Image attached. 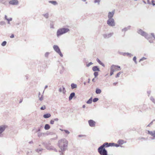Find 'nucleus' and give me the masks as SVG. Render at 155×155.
Wrapping results in <instances>:
<instances>
[{
  "mask_svg": "<svg viewBox=\"0 0 155 155\" xmlns=\"http://www.w3.org/2000/svg\"><path fill=\"white\" fill-rule=\"evenodd\" d=\"M114 144V143L105 142L98 148V152L100 154H102V155H107V151L105 149V147H108L110 146L112 147Z\"/></svg>",
  "mask_w": 155,
  "mask_h": 155,
  "instance_id": "f257e3e1",
  "label": "nucleus"
},
{
  "mask_svg": "<svg viewBox=\"0 0 155 155\" xmlns=\"http://www.w3.org/2000/svg\"><path fill=\"white\" fill-rule=\"evenodd\" d=\"M68 141L65 139H62L58 141V145L61 151H64L67 147Z\"/></svg>",
  "mask_w": 155,
  "mask_h": 155,
  "instance_id": "f03ea898",
  "label": "nucleus"
},
{
  "mask_svg": "<svg viewBox=\"0 0 155 155\" xmlns=\"http://www.w3.org/2000/svg\"><path fill=\"white\" fill-rule=\"evenodd\" d=\"M137 33L142 36L146 38L149 40V41L150 43H153V40H149V39L151 38L150 35L143 31L142 30L140 29H138L137 30Z\"/></svg>",
  "mask_w": 155,
  "mask_h": 155,
  "instance_id": "7ed1b4c3",
  "label": "nucleus"
},
{
  "mask_svg": "<svg viewBox=\"0 0 155 155\" xmlns=\"http://www.w3.org/2000/svg\"><path fill=\"white\" fill-rule=\"evenodd\" d=\"M70 31V29L66 28H62L58 30L57 32V37L65 34Z\"/></svg>",
  "mask_w": 155,
  "mask_h": 155,
  "instance_id": "20e7f679",
  "label": "nucleus"
},
{
  "mask_svg": "<svg viewBox=\"0 0 155 155\" xmlns=\"http://www.w3.org/2000/svg\"><path fill=\"white\" fill-rule=\"evenodd\" d=\"M53 48L54 51L58 54L61 57H63V55L61 53L59 48L57 45H54L53 46Z\"/></svg>",
  "mask_w": 155,
  "mask_h": 155,
  "instance_id": "39448f33",
  "label": "nucleus"
},
{
  "mask_svg": "<svg viewBox=\"0 0 155 155\" xmlns=\"http://www.w3.org/2000/svg\"><path fill=\"white\" fill-rule=\"evenodd\" d=\"M107 24L111 27H114L115 25V23L114 19H108L107 21Z\"/></svg>",
  "mask_w": 155,
  "mask_h": 155,
  "instance_id": "423d86ee",
  "label": "nucleus"
},
{
  "mask_svg": "<svg viewBox=\"0 0 155 155\" xmlns=\"http://www.w3.org/2000/svg\"><path fill=\"white\" fill-rule=\"evenodd\" d=\"M7 126L6 125H2L0 126V137H2L3 135L2 133L5 131Z\"/></svg>",
  "mask_w": 155,
  "mask_h": 155,
  "instance_id": "0eeeda50",
  "label": "nucleus"
},
{
  "mask_svg": "<svg viewBox=\"0 0 155 155\" xmlns=\"http://www.w3.org/2000/svg\"><path fill=\"white\" fill-rule=\"evenodd\" d=\"M43 145H44L46 148L48 150H54L55 151L57 152V150L55 148H54L51 146H48L47 145V144L46 143L43 142L42 143Z\"/></svg>",
  "mask_w": 155,
  "mask_h": 155,
  "instance_id": "6e6552de",
  "label": "nucleus"
},
{
  "mask_svg": "<svg viewBox=\"0 0 155 155\" xmlns=\"http://www.w3.org/2000/svg\"><path fill=\"white\" fill-rule=\"evenodd\" d=\"M9 4L14 5H17L18 4V0H10Z\"/></svg>",
  "mask_w": 155,
  "mask_h": 155,
  "instance_id": "1a4fd4ad",
  "label": "nucleus"
},
{
  "mask_svg": "<svg viewBox=\"0 0 155 155\" xmlns=\"http://www.w3.org/2000/svg\"><path fill=\"white\" fill-rule=\"evenodd\" d=\"M88 123L89 126L91 127H94L95 126L96 122L93 120H89L88 121Z\"/></svg>",
  "mask_w": 155,
  "mask_h": 155,
  "instance_id": "9d476101",
  "label": "nucleus"
},
{
  "mask_svg": "<svg viewBox=\"0 0 155 155\" xmlns=\"http://www.w3.org/2000/svg\"><path fill=\"white\" fill-rule=\"evenodd\" d=\"M114 34L113 32L110 33L108 34H104L103 35V37L104 38H108L111 37Z\"/></svg>",
  "mask_w": 155,
  "mask_h": 155,
  "instance_id": "9b49d317",
  "label": "nucleus"
},
{
  "mask_svg": "<svg viewBox=\"0 0 155 155\" xmlns=\"http://www.w3.org/2000/svg\"><path fill=\"white\" fill-rule=\"evenodd\" d=\"M115 11L114 10L111 12H109L108 14V19H113L112 18L113 17Z\"/></svg>",
  "mask_w": 155,
  "mask_h": 155,
  "instance_id": "f8f14e48",
  "label": "nucleus"
},
{
  "mask_svg": "<svg viewBox=\"0 0 155 155\" xmlns=\"http://www.w3.org/2000/svg\"><path fill=\"white\" fill-rule=\"evenodd\" d=\"M114 66L113 68V69L115 71H118L121 70L120 67V66L112 65L111 66Z\"/></svg>",
  "mask_w": 155,
  "mask_h": 155,
  "instance_id": "ddd939ff",
  "label": "nucleus"
},
{
  "mask_svg": "<svg viewBox=\"0 0 155 155\" xmlns=\"http://www.w3.org/2000/svg\"><path fill=\"white\" fill-rule=\"evenodd\" d=\"M147 134L150 135L151 136L153 137V138L155 137V131H150L147 130Z\"/></svg>",
  "mask_w": 155,
  "mask_h": 155,
  "instance_id": "4468645a",
  "label": "nucleus"
},
{
  "mask_svg": "<svg viewBox=\"0 0 155 155\" xmlns=\"http://www.w3.org/2000/svg\"><path fill=\"white\" fill-rule=\"evenodd\" d=\"M130 27L131 26H129L127 27H125L124 28H123L121 30V31L122 32H124L125 33L127 31L130 30Z\"/></svg>",
  "mask_w": 155,
  "mask_h": 155,
  "instance_id": "2eb2a0df",
  "label": "nucleus"
},
{
  "mask_svg": "<svg viewBox=\"0 0 155 155\" xmlns=\"http://www.w3.org/2000/svg\"><path fill=\"white\" fill-rule=\"evenodd\" d=\"M92 69L94 71H100V69L97 66H96L92 67Z\"/></svg>",
  "mask_w": 155,
  "mask_h": 155,
  "instance_id": "dca6fc26",
  "label": "nucleus"
},
{
  "mask_svg": "<svg viewBox=\"0 0 155 155\" xmlns=\"http://www.w3.org/2000/svg\"><path fill=\"white\" fill-rule=\"evenodd\" d=\"M75 94L74 92H72L71 93L69 97V101L71 100L75 96Z\"/></svg>",
  "mask_w": 155,
  "mask_h": 155,
  "instance_id": "f3484780",
  "label": "nucleus"
},
{
  "mask_svg": "<svg viewBox=\"0 0 155 155\" xmlns=\"http://www.w3.org/2000/svg\"><path fill=\"white\" fill-rule=\"evenodd\" d=\"M126 141H124V140H119L117 142L118 143H119L120 146L121 145L123 144L124 143H126Z\"/></svg>",
  "mask_w": 155,
  "mask_h": 155,
  "instance_id": "a211bd4d",
  "label": "nucleus"
},
{
  "mask_svg": "<svg viewBox=\"0 0 155 155\" xmlns=\"http://www.w3.org/2000/svg\"><path fill=\"white\" fill-rule=\"evenodd\" d=\"M71 88L72 89H73L74 88H77V84L74 83H72L71 84Z\"/></svg>",
  "mask_w": 155,
  "mask_h": 155,
  "instance_id": "6ab92c4d",
  "label": "nucleus"
},
{
  "mask_svg": "<svg viewBox=\"0 0 155 155\" xmlns=\"http://www.w3.org/2000/svg\"><path fill=\"white\" fill-rule=\"evenodd\" d=\"M51 116V114L49 113H47L43 115V117L45 118H48Z\"/></svg>",
  "mask_w": 155,
  "mask_h": 155,
  "instance_id": "aec40b11",
  "label": "nucleus"
},
{
  "mask_svg": "<svg viewBox=\"0 0 155 155\" xmlns=\"http://www.w3.org/2000/svg\"><path fill=\"white\" fill-rule=\"evenodd\" d=\"M49 3H51L54 5H58V3L56 1H49Z\"/></svg>",
  "mask_w": 155,
  "mask_h": 155,
  "instance_id": "412c9836",
  "label": "nucleus"
},
{
  "mask_svg": "<svg viewBox=\"0 0 155 155\" xmlns=\"http://www.w3.org/2000/svg\"><path fill=\"white\" fill-rule=\"evenodd\" d=\"M114 66H111L110 68V75L111 76L114 74V70L113 69V68Z\"/></svg>",
  "mask_w": 155,
  "mask_h": 155,
  "instance_id": "4be33fe9",
  "label": "nucleus"
},
{
  "mask_svg": "<svg viewBox=\"0 0 155 155\" xmlns=\"http://www.w3.org/2000/svg\"><path fill=\"white\" fill-rule=\"evenodd\" d=\"M97 61L99 63V64L101 65L102 66L104 67L105 66L104 64L98 58L97 59Z\"/></svg>",
  "mask_w": 155,
  "mask_h": 155,
  "instance_id": "5701e85b",
  "label": "nucleus"
},
{
  "mask_svg": "<svg viewBox=\"0 0 155 155\" xmlns=\"http://www.w3.org/2000/svg\"><path fill=\"white\" fill-rule=\"evenodd\" d=\"M101 91L100 89L98 88H97L96 89L95 91V92L96 94H100L101 93Z\"/></svg>",
  "mask_w": 155,
  "mask_h": 155,
  "instance_id": "b1692460",
  "label": "nucleus"
},
{
  "mask_svg": "<svg viewBox=\"0 0 155 155\" xmlns=\"http://www.w3.org/2000/svg\"><path fill=\"white\" fill-rule=\"evenodd\" d=\"M10 0H0V2L2 3L3 4H5L6 3Z\"/></svg>",
  "mask_w": 155,
  "mask_h": 155,
  "instance_id": "393cba45",
  "label": "nucleus"
},
{
  "mask_svg": "<svg viewBox=\"0 0 155 155\" xmlns=\"http://www.w3.org/2000/svg\"><path fill=\"white\" fill-rule=\"evenodd\" d=\"M50 127L49 124H46L45 126V129L46 130H48L50 128Z\"/></svg>",
  "mask_w": 155,
  "mask_h": 155,
  "instance_id": "a878e982",
  "label": "nucleus"
},
{
  "mask_svg": "<svg viewBox=\"0 0 155 155\" xmlns=\"http://www.w3.org/2000/svg\"><path fill=\"white\" fill-rule=\"evenodd\" d=\"M92 97H91L87 101L86 103L88 104H90L92 103Z\"/></svg>",
  "mask_w": 155,
  "mask_h": 155,
  "instance_id": "bb28decb",
  "label": "nucleus"
},
{
  "mask_svg": "<svg viewBox=\"0 0 155 155\" xmlns=\"http://www.w3.org/2000/svg\"><path fill=\"white\" fill-rule=\"evenodd\" d=\"M45 134H46L45 133H42L40 132L38 133V136L39 137L41 136H44Z\"/></svg>",
  "mask_w": 155,
  "mask_h": 155,
  "instance_id": "cd10ccee",
  "label": "nucleus"
},
{
  "mask_svg": "<svg viewBox=\"0 0 155 155\" xmlns=\"http://www.w3.org/2000/svg\"><path fill=\"white\" fill-rule=\"evenodd\" d=\"M122 73H123L122 72H121V71L119 72H118V73L117 74L116 76H115V77L116 78L119 77L120 76V75Z\"/></svg>",
  "mask_w": 155,
  "mask_h": 155,
  "instance_id": "c85d7f7f",
  "label": "nucleus"
},
{
  "mask_svg": "<svg viewBox=\"0 0 155 155\" xmlns=\"http://www.w3.org/2000/svg\"><path fill=\"white\" fill-rule=\"evenodd\" d=\"M43 15L45 17V18H48L49 17V14L48 13H46L45 14H43Z\"/></svg>",
  "mask_w": 155,
  "mask_h": 155,
  "instance_id": "c756f323",
  "label": "nucleus"
},
{
  "mask_svg": "<svg viewBox=\"0 0 155 155\" xmlns=\"http://www.w3.org/2000/svg\"><path fill=\"white\" fill-rule=\"evenodd\" d=\"M150 99L155 104V100L153 97H150Z\"/></svg>",
  "mask_w": 155,
  "mask_h": 155,
  "instance_id": "7c9ffc66",
  "label": "nucleus"
},
{
  "mask_svg": "<svg viewBox=\"0 0 155 155\" xmlns=\"http://www.w3.org/2000/svg\"><path fill=\"white\" fill-rule=\"evenodd\" d=\"M50 28H53L54 27V24L53 22H51L50 24Z\"/></svg>",
  "mask_w": 155,
  "mask_h": 155,
  "instance_id": "2f4dec72",
  "label": "nucleus"
},
{
  "mask_svg": "<svg viewBox=\"0 0 155 155\" xmlns=\"http://www.w3.org/2000/svg\"><path fill=\"white\" fill-rule=\"evenodd\" d=\"M7 44V42L5 41H3L1 44V45L3 46H5Z\"/></svg>",
  "mask_w": 155,
  "mask_h": 155,
  "instance_id": "473e14b6",
  "label": "nucleus"
},
{
  "mask_svg": "<svg viewBox=\"0 0 155 155\" xmlns=\"http://www.w3.org/2000/svg\"><path fill=\"white\" fill-rule=\"evenodd\" d=\"M43 150L42 148H40L39 149H37L35 150L37 152L39 153L40 152L42 151Z\"/></svg>",
  "mask_w": 155,
  "mask_h": 155,
  "instance_id": "72a5a7b5",
  "label": "nucleus"
},
{
  "mask_svg": "<svg viewBox=\"0 0 155 155\" xmlns=\"http://www.w3.org/2000/svg\"><path fill=\"white\" fill-rule=\"evenodd\" d=\"M47 135H54L55 136H56V137H57V135H56V134L53 132H50V133H47Z\"/></svg>",
  "mask_w": 155,
  "mask_h": 155,
  "instance_id": "f704fd0d",
  "label": "nucleus"
},
{
  "mask_svg": "<svg viewBox=\"0 0 155 155\" xmlns=\"http://www.w3.org/2000/svg\"><path fill=\"white\" fill-rule=\"evenodd\" d=\"M101 1L100 0H94V3H97L99 5L100 4V3Z\"/></svg>",
  "mask_w": 155,
  "mask_h": 155,
  "instance_id": "c9c22d12",
  "label": "nucleus"
},
{
  "mask_svg": "<svg viewBox=\"0 0 155 155\" xmlns=\"http://www.w3.org/2000/svg\"><path fill=\"white\" fill-rule=\"evenodd\" d=\"M138 139V140H147V139H146L145 138L142 137H139Z\"/></svg>",
  "mask_w": 155,
  "mask_h": 155,
  "instance_id": "e433bc0d",
  "label": "nucleus"
},
{
  "mask_svg": "<svg viewBox=\"0 0 155 155\" xmlns=\"http://www.w3.org/2000/svg\"><path fill=\"white\" fill-rule=\"evenodd\" d=\"M94 75L95 78H96L98 75V72H95L94 73Z\"/></svg>",
  "mask_w": 155,
  "mask_h": 155,
  "instance_id": "4c0bfd02",
  "label": "nucleus"
},
{
  "mask_svg": "<svg viewBox=\"0 0 155 155\" xmlns=\"http://www.w3.org/2000/svg\"><path fill=\"white\" fill-rule=\"evenodd\" d=\"M5 23L4 21H1L0 22V25H5Z\"/></svg>",
  "mask_w": 155,
  "mask_h": 155,
  "instance_id": "58836bf2",
  "label": "nucleus"
},
{
  "mask_svg": "<svg viewBox=\"0 0 155 155\" xmlns=\"http://www.w3.org/2000/svg\"><path fill=\"white\" fill-rule=\"evenodd\" d=\"M98 100V98H94L93 100V101L94 102H95Z\"/></svg>",
  "mask_w": 155,
  "mask_h": 155,
  "instance_id": "ea45409f",
  "label": "nucleus"
},
{
  "mask_svg": "<svg viewBox=\"0 0 155 155\" xmlns=\"http://www.w3.org/2000/svg\"><path fill=\"white\" fill-rule=\"evenodd\" d=\"M93 64V63L92 62H90L88 64H86V66L87 67H89L90 65L92 64Z\"/></svg>",
  "mask_w": 155,
  "mask_h": 155,
  "instance_id": "a19ab883",
  "label": "nucleus"
},
{
  "mask_svg": "<svg viewBox=\"0 0 155 155\" xmlns=\"http://www.w3.org/2000/svg\"><path fill=\"white\" fill-rule=\"evenodd\" d=\"M62 87H63V89H62V91L63 93V94H65L66 92L65 88L63 86H62Z\"/></svg>",
  "mask_w": 155,
  "mask_h": 155,
  "instance_id": "79ce46f5",
  "label": "nucleus"
},
{
  "mask_svg": "<svg viewBox=\"0 0 155 155\" xmlns=\"http://www.w3.org/2000/svg\"><path fill=\"white\" fill-rule=\"evenodd\" d=\"M133 60L134 61L135 64H137V62L136 61V56H134L133 58Z\"/></svg>",
  "mask_w": 155,
  "mask_h": 155,
  "instance_id": "37998d69",
  "label": "nucleus"
},
{
  "mask_svg": "<svg viewBox=\"0 0 155 155\" xmlns=\"http://www.w3.org/2000/svg\"><path fill=\"white\" fill-rule=\"evenodd\" d=\"M113 146H115L116 147H118L119 146H120L119 145V144L118 143L117 144H115L114 143V144L113 145Z\"/></svg>",
  "mask_w": 155,
  "mask_h": 155,
  "instance_id": "c03bdc74",
  "label": "nucleus"
},
{
  "mask_svg": "<svg viewBox=\"0 0 155 155\" xmlns=\"http://www.w3.org/2000/svg\"><path fill=\"white\" fill-rule=\"evenodd\" d=\"M146 59H147L146 58L144 57H143V58H142L141 59H140V60H139V62H140L141 61H143L144 60H145Z\"/></svg>",
  "mask_w": 155,
  "mask_h": 155,
  "instance_id": "a18cd8bd",
  "label": "nucleus"
},
{
  "mask_svg": "<svg viewBox=\"0 0 155 155\" xmlns=\"http://www.w3.org/2000/svg\"><path fill=\"white\" fill-rule=\"evenodd\" d=\"M45 109H46V107L45 105H43V106L41 107L40 108V109L41 110H44Z\"/></svg>",
  "mask_w": 155,
  "mask_h": 155,
  "instance_id": "49530a36",
  "label": "nucleus"
},
{
  "mask_svg": "<svg viewBox=\"0 0 155 155\" xmlns=\"http://www.w3.org/2000/svg\"><path fill=\"white\" fill-rule=\"evenodd\" d=\"M126 55L128 56H129L130 57H131L133 55L132 54L129 53H126Z\"/></svg>",
  "mask_w": 155,
  "mask_h": 155,
  "instance_id": "de8ad7c7",
  "label": "nucleus"
},
{
  "mask_svg": "<svg viewBox=\"0 0 155 155\" xmlns=\"http://www.w3.org/2000/svg\"><path fill=\"white\" fill-rule=\"evenodd\" d=\"M151 2H152V5L153 6L155 5V0H152L151 1Z\"/></svg>",
  "mask_w": 155,
  "mask_h": 155,
  "instance_id": "09e8293b",
  "label": "nucleus"
},
{
  "mask_svg": "<svg viewBox=\"0 0 155 155\" xmlns=\"http://www.w3.org/2000/svg\"><path fill=\"white\" fill-rule=\"evenodd\" d=\"M39 100L41 101L43 100V95H41V97H39Z\"/></svg>",
  "mask_w": 155,
  "mask_h": 155,
  "instance_id": "8fccbe9b",
  "label": "nucleus"
},
{
  "mask_svg": "<svg viewBox=\"0 0 155 155\" xmlns=\"http://www.w3.org/2000/svg\"><path fill=\"white\" fill-rule=\"evenodd\" d=\"M64 131L66 133V134H70V132L68 130H64Z\"/></svg>",
  "mask_w": 155,
  "mask_h": 155,
  "instance_id": "3c124183",
  "label": "nucleus"
},
{
  "mask_svg": "<svg viewBox=\"0 0 155 155\" xmlns=\"http://www.w3.org/2000/svg\"><path fill=\"white\" fill-rule=\"evenodd\" d=\"M49 54V52H46L45 53V56L46 57H48V55Z\"/></svg>",
  "mask_w": 155,
  "mask_h": 155,
  "instance_id": "603ef678",
  "label": "nucleus"
},
{
  "mask_svg": "<svg viewBox=\"0 0 155 155\" xmlns=\"http://www.w3.org/2000/svg\"><path fill=\"white\" fill-rule=\"evenodd\" d=\"M155 121V120H153L150 123V124H148L147 126L148 127H149L150 126V125H152L153 124V121Z\"/></svg>",
  "mask_w": 155,
  "mask_h": 155,
  "instance_id": "864d4df0",
  "label": "nucleus"
},
{
  "mask_svg": "<svg viewBox=\"0 0 155 155\" xmlns=\"http://www.w3.org/2000/svg\"><path fill=\"white\" fill-rule=\"evenodd\" d=\"M54 120H51L50 121V124H53L54 123Z\"/></svg>",
  "mask_w": 155,
  "mask_h": 155,
  "instance_id": "5fc2aeb1",
  "label": "nucleus"
},
{
  "mask_svg": "<svg viewBox=\"0 0 155 155\" xmlns=\"http://www.w3.org/2000/svg\"><path fill=\"white\" fill-rule=\"evenodd\" d=\"M121 54H122L123 56H125L126 55V53H120Z\"/></svg>",
  "mask_w": 155,
  "mask_h": 155,
  "instance_id": "6e6d98bb",
  "label": "nucleus"
},
{
  "mask_svg": "<svg viewBox=\"0 0 155 155\" xmlns=\"http://www.w3.org/2000/svg\"><path fill=\"white\" fill-rule=\"evenodd\" d=\"M8 18H7V16L6 15H5V20H6L7 21L8 19Z\"/></svg>",
  "mask_w": 155,
  "mask_h": 155,
  "instance_id": "4d7b16f0",
  "label": "nucleus"
},
{
  "mask_svg": "<svg viewBox=\"0 0 155 155\" xmlns=\"http://www.w3.org/2000/svg\"><path fill=\"white\" fill-rule=\"evenodd\" d=\"M10 38H13L14 37V34H12L10 36Z\"/></svg>",
  "mask_w": 155,
  "mask_h": 155,
  "instance_id": "13d9d810",
  "label": "nucleus"
},
{
  "mask_svg": "<svg viewBox=\"0 0 155 155\" xmlns=\"http://www.w3.org/2000/svg\"><path fill=\"white\" fill-rule=\"evenodd\" d=\"M12 18H8L7 21H11L12 20Z\"/></svg>",
  "mask_w": 155,
  "mask_h": 155,
  "instance_id": "bf43d9fd",
  "label": "nucleus"
},
{
  "mask_svg": "<svg viewBox=\"0 0 155 155\" xmlns=\"http://www.w3.org/2000/svg\"><path fill=\"white\" fill-rule=\"evenodd\" d=\"M150 93H151V91H148L147 92V93L148 94V96H149L150 95Z\"/></svg>",
  "mask_w": 155,
  "mask_h": 155,
  "instance_id": "052dcab7",
  "label": "nucleus"
},
{
  "mask_svg": "<svg viewBox=\"0 0 155 155\" xmlns=\"http://www.w3.org/2000/svg\"><path fill=\"white\" fill-rule=\"evenodd\" d=\"M151 35H152V37L154 38H155V35H154V34L153 33H151Z\"/></svg>",
  "mask_w": 155,
  "mask_h": 155,
  "instance_id": "680f3d73",
  "label": "nucleus"
},
{
  "mask_svg": "<svg viewBox=\"0 0 155 155\" xmlns=\"http://www.w3.org/2000/svg\"><path fill=\"white\" fill-rule=\"evenodd\" d=\"M53 120H54V121H58V118H55V119H53Z\"/></svg>",
  "mask_w": 155,
  "mask_h": 155,
  "instance_id": "e2e57ef3",
  "label": "nucleus"
},
{
  "mask_svg": "<svg viewBox=\"0 0 155 155\" xmlns=\"http://www.w3.org/2000/svg\"><path fill=\"white\" fill-rule=\"evenodd\" d=\"M59 92H61L62 91V88H60L59 89Z\"/></svg>",
  "mask_w": 155,
  "mask_h": 155,
  "instance_id": "0e129e2a",
  "label": "nucleus"
},
{
  "mask_svg": "<svg viewBox=\"0 0 155 155\" xmlns=\"http://www.w3.org/2000/svg\"><path fill=\"white\" fill-rule=\"evenodd\" d=\"M117 83L118 82H115L113 84L114 86H116L117 84Z\"/></svg>",
  "mask_w": 155,
  "mask_h": 155,
  "instance_id": "69168bd1",
  "label": "nucleus"
},
{
  "mask_svg": "<svg viewBox=\"0 0 155 155\" xmlns=\"http://www.w3.org/2000/svg\"><path fill=\"white\" fill-rule=\"evenodd\" d=\"M147 3L149 4H150L151 3L149 1V0H147Z\"/></svg>",
  "mask_w": 155,
  "mask_h": 155,
  "instance_id": "338daca9",
  "label": "nucleus"
},
{
  "mask_svg": "<svg viewBox=\"0 0 155 155\" xmlns=\"http://www.w3.org/2000/svg\"><path fill=\"white\" fill-rule=\"evenodd\" d=\"M82 107L83 108H85V105H83Z\"/></svg>",
  "mask_w": 155,
  "mask_h": 155,
  "instance_id": "774afa93",
  "label": "nucleus"
}]
</instances>
